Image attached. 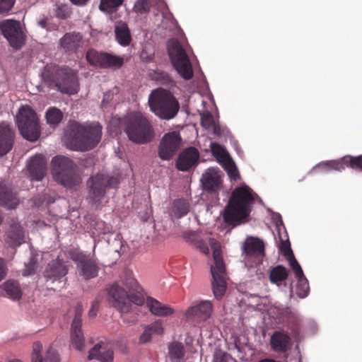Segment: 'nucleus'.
Returning a JSON list of instances; mask_svg holds the SVG:
<instances>
[{"label":"nucleus","instance_id":"f257e3e1","mask_svg":"<svg viewBox=\"0 0 362 362\" xmlns=\"http://www.w3.org/2000/svg\"><path fill=\"white\" fill-rule=\"evenodd\" d=\"M123 285L125 288L115 283L108 291L110 303L122 314L130 313L132 303L141 305L145 302L141 289L131 274H126Z\"/></svg>","mask_w":362,"mask_h":362},{"label":"nucleus","instance_id":"f03ea898","mask_svg":"<svg viewBox=\"0 0 362 362\" xmlns=\"http://www.w3.org/2000/svg\"><path fill=\"white\" fill-rule=\"evenodd\" d=\"M254 202L255 197L251 188L245 185L236 187L224 209V222L233 226L241 224L250 216Z\"/></svg>","mask_w":362,"mask_h":362},{"label":"nucleus","instance_id":"7ed1b4c3","mask_svg":"<svg viewBox=\"0 0 362 362\" xmlns=\"http://www.w3.org/2000/svg\"><path fill=\"white\" fill-rule=\"evenodd\" d=\"M69 129L66 143L67 147L74 151L91 150L101 139L102 127L98 123L82 124L74 122L71 124Z\"/></svg>","mask_w":362,"mask_h":362},{"label":"nucleus","instance_id":"20e7f679","mask_svg":"<svg viewBox=\"0 0 362 362\" xmlns=\"http://www.w3.org/2000/svg\"><path fill=\"white\" fill-rule=\"evenodd\" d=\"M42 78L49 88L63 94L74 95L79 90L77 72L68 66L57 67L52 71L46 69Z\"/></svg>","mask_w":362,"mask_h":362},{"label":"nucleus","instance_id":"39448f33","mask_svg":"<svg viewBox=\"0 0 362 362\" xmlns=\"http://www.w3.org/2000/svg\"><path fill=\"white\" fill-rule=\"evenodd\" d=\"M124 131L130 141L138 144L151 142L154 138L153 128L148 119L141 112H131L122 121Z\"/></svg>","mask_w":362,"mask_h":362},{"label":"nucleus","instance_id":"423d86ee","mask_svg":"<svg viewBox=\"0 0 362 362\" xmlns=\"http://www.w3.org/2000/svg\"><path fill=\"white\" fill-rule=\"evenodd\" d=\"M151 110L159 118L169 120L174 118L180 110V103L169 90L163 88L153 90L148 98Z\"/></svg>","mask_w":362,"mask_h":362},{"label":"nucleus","instance_id":"0eeeda50","mask_svg":"<svg viewBox=\"0 0 362 362\" xmlns=\"http://www.w3.org/2000/svg\"><path fill=\"white\" fill-rule=\"evenodd\" d=\"M51 172L54 180L65 187L71 188L81 182L77 165L66 156H56L52 159Z\"/></svg>","mask_w":362,"mask_h":362},{"label":"nucleus","instance_id":"6e6552de","mask_svg":"<svg viewBox=\"0 0 362 362\" xmlns=\"http://www.w3.org/2000/svg\"><path fill=\"white\" fill-rule=\"evenodd\" d=\"M210 246L213 250L214 260V265L211 267L212 290L214 297L219 300L225 295L227 288L226 265L221 256L220 243L211 239Z\"/></svg>","mask_w":362,"mask_h":362},{"label":"nucleus","instance_id":"1a4fd4ad","mask_svg":"<svg viewBox=\"0 0 362 362\" xmlns=\"http://www.w3.org/2000/svg\"><path fill=\"white\" fill-rule=\"evenodd\" d=\"M119 180L117 177L98 173L87 180L88 200L92 205L98 207L104 199L106 190L117 187Z\"/></svg>","mask_w":362,"mask_h":362},{"label":"nucleus","instance_id":"9d476101","mask_svg":"<svg viewBox=\"0 0 362 362\" xmlns=\"http://www.w3.org/2000/svg\"><path fill=\"white\" fill-rule=\"evenodd\" d=\"M168 54L177 73L185 80L193 77L192 66L188 55L177 40H170L168 45Z\"/></svg>","mask_w":362,"mask_h":362},{"label":"nucleus","instance_id":"9b49d317","mask_svg":"<svg viewBox=\"0 0 362 362\" xmlns=\"http://www.w3.org/2000/svg\"><path fill=\"white\" fill-rule=\"evenodd\" d=\"M16 119L20 132L25 139L30 141L38 139L40 136L39 119L33 109L28 106L22 107Z\"/></svg>","mask_w":362,"mask_h":362},{"label":"nucleus","instance_id":"f8f14e48","mask_svg":"<svg viewBox=\"0 0 362 362\" xmlns=\"http://www.w3.org/2000/svg\"><path fill=\"white\" fill-rule=\"evenodd\" d=\"M68 255L76 264L78 274L84 279H93L98 275L100 267L97 259L77 249L69 250Z\"/></svg>","mask_w":362,"mask_h":362},{"label":"nucleus","instance_id":"ddd939ff","mask_svg":"<svg viewBox=\"0 0 362 362\" xmlns=\"http://www.w3.org/2000/svg\"><path fill=\"white\" fill-rule=\"evenodd\" d=\"M0 32L16 50L25 44L27 37L20 21L8 19L0 22Z\"/></svg>","mask_w":362,"mask_h":362},{"label":"nucleus","instance_id":"4468645a","mask_svg":"<svg viewBox=\"0 0 362 362\" xmlns=\"http://www.w3.org/2000/svg\"><path fill=\"white\" fill-rule=\"evenodd\" d=\"M88 62L94 66L101 69H119L124 62L123 57L116 56L107 52H99L95 49H90L86 52Z\"/></svg>","mask_w":362,"mask_h":362},{"label":"nucleus","instance_id":"2eb2a0df","mask_svg":"<svg viewBox=\"0 0 362 362\" xmlns=\"http://www.w3.org/2000/svg\"><path fill=\"white\" fill-rule=\"evenodd\" d=\"M182 138L177 132L165 134L158 149V157L163 160H170L180 148Z\"/></svg>","mask_w":362,"mask_h":362},{"label":"nucleus","instance_id":"dca6fc26","mask_svg":"<svg viewBox=\"0 0 362 362\" xmlns=\"http://www.w3.org/2000/svg\"><path fill=\"white\" fill-rule=\"evenodd\" d=\"M83 308L81 303H78L75 307V315L71 326V342L72 346L78 351L83 350L85 339L81 329L82 314Z\"/></svg>","mask_w":362,"mask_h":362},{"label":"nucleus","instance_id":"f3484780","mask_svg":"<svg viewBox=\"0 0 362 362\" xmlns=\"http://www.w3.org/2000/svg\"><path fill=\"white\" fill-rule=\"evenodd\" d=\"M27 170L31 180L41 181L47 173V160L42 154H36L28 161Z\"/></svg>","mask_w":362,"mask_h":362},{"label":"nucleus","instance_id":"a211bd4d","mask_svg":"<svg viewBox=\"0 0 362 362\" xmlns=\"http://www.w3.org/2000/svg\"><path fill=\"white\" fill-rule=\"evenodd\" d=\"M68 266L64 262L59 259L52 260L45 267L43 272L44 277L47 281L54 283L55 281H62V279L68 273Z\"/></svg>","mask_w":362,"mask_h":362},{"label":"nucleus","instance_id":"6ab92c4d","mask_svg":"<svg viewBox=\"0 0 362 362\" xmlns=\"http://www.w3.org/2000/svg\"><path fill=\"white\" fill-rule=\"evenodd\" d=\"M213 310V305L209 300H202L198 305L189 308L185 316L187 319L203 322L209 319Z\"/></svg>","mask_w":362,"mask_h":362},{"label":"nucleus","instance_id":"aec40b11","mask_svg":"<svg viewBox=\"0 0 362 362\" xmlns=\"http://www.w3.org/2000/svg\"><path fill=\"white\" fill-rule=\"evenodd\" d=\"M272 349L277 353H286L292 346V340L287 332L275 331L270 338Z\"/></svg>","mask_w":362,"mask_h":362},{"label":"nucleus","instance_id":"412c9836","mask_svg":"<svg viewBox=\"0 0 362 362\" xmlns=\"http://www.w3.org/2000/svg\"><path fill=\"white\" fill-rule=\"evenodd\" d=\"M199 158L198 150L194 147H189L179 155L176 168L180 171H187L197 163Z\"/></svg>","mask_w":362,"mask_h":362},{"label":"nucleus","instance_id":"4be33fe9","mask_svg":"<svg viewBox=\"0 0 362 362\" xmlns=\"http://www.w3.org/2000/svg\"><path fill=\"white\" fill-rule=\"evenodd\" d=\"M83 36L80 33H66L60 40V47L69 54L76 53L82 47Z\"/></svg>","mask_w":362,"mask_h":362},{"label":"nucleus","instance_id":"5701e85b","mask_svg":"<svg viewBox=\"0 0 362 362\" xmlns=\"http://www.w3.org/2000/svg\"><path fill=\"white\" fill-rule=\"evenodd\" d=\"M15 132L4 122L0 124V157L7 154L13 148Z\"/></svg>","mask_w":362,"mask_h":362},{"label":"nucleus","instance_id":"b1692460","mask_svg":"<svg viewBox=\"0 0 362 362\" xmlns=\"http://www.w3.org/2000/svg\"><path fill=\"white\" fill-rule=\"evenodd\" d=\"M88 358L89 360L96 358L100 362H112L113 351L108 344L100 342L89 351Z\"/></svg>","mask_w":362,"mask_h":362},{"label":"nucleus","instance_id":"393cba45","mask_svg":"<svg viewBox=\"0 0 362 362\" xmlns=\"http://www.w3.org/2000/svg\"><path fill=\"white\" fill-rule=\"evenodd\" d=\"M203 189L209 192H216L221 187V177L215 170H209L202 176Z\"/></svg>","mask_w":362,"mask_h":362},{"label":"nucleus","instance_id":"a878e982","mask_svg":"<svg viewBox=\"0 0 362 362\" xmlns=\"http://www.w3.org/2000/svg\"><path fill=\"white\" fill-rule=\"evenodd\" d=\"M42 350V344L37 341L33 345L32 362H60L59 355L52 349H49L45 358L41 354Z\"/></svg>","mask_w":362,"mask_h":362},{"label":"nucleus","instance_id":"bb28decb","mask_svg":"<svg viewBox=\"0 0 362 362\" xmlns=\"http://www.w3.org/2000/svg\"><path fill=\"white\" fill-rule=\"evenodd\" d=\"M19 204V201L10 187L0 182V206L8 209H14Z\"/></svg>","mask_w":362,"mask_h":362},{"label":"nucleus","instance_id":"cd10ccee","mask_svg":"<svg viewBox=\"0 0 362 362\" xmlns=\"http://www.w3.org/2000/svg\"><path fill=\"white\" fill-rule=\"evenodd\" d=\"M115 38L118 43L124 47L130 45L132 41L131 32L127 23L119 21L115 27Z\"/></svg>","mask_w":362,"mask_h":362},{"label":"nucleus","instance_id":"c85d7f7f","mask_svg":"<svg viewBox=\"0 0 362 362\" xmlns=\"http://www.w3.org/2000/svg\"><path fill=\"white\" fill-rule=\"evenodd\" d=\"M24 232L19 223L13 222L6 232V241L11 246H18L23 242Z\"/></svg>","mask_w":362,"mask_h":362},{"label":"nucleus","instance_id":"c756f323","mask_svg":"<svg viewBox=\"0 0 362 362\" xmlns=\"http://www.w3.org/2000/svg\"><path fill=\"white\" fill-rule=\"evenodd\" d=\"M348 158L349 155L344 156L339 160L321 162L315 167V169H317L324 172H328L330 170L341 171L346 167L349 168V159H347Z\"/></svg>","mask_w":362,"mask_h":362},{"label":"nucleus","instance_id":"7c9ffc66","mask_svg":"<svg viewBox=\"0 0 362 362\" xmlns=\"http://www.w3.org/2000/svg\"><path fill=\"white\" fill-rule=\"evenodd\" d=\"M163 333V327L160 320H156L146 326L139 338V343L144 344L149 342L153 334L160 335Z\"/></svg>","mask_w":362,"mask_h":362},{"label":"nucleus","instance_id":"2f4dec72","mask_svg":"<svg viewBox=\"0 0 362 362\" xmlns=\"http://www.w3.org/2000/svg\"><path fill=\"white\" fill-rule=\"evenodd\" d=\"M146 305L154 315L168 316L174 313V310L172 308L163 305L160 302L152 297L147 298Z\"/></svg>","mask_w":362,"mask_h":362},{"label":"nucleus","instance_id":"473e14b6","mask_svg":"<svg viewBox=\"0 0 362 362\" xmlns=\"http://www.w3.org/2000/svg\"><path fill=\"white\" fill-rule=\"evenodd\" d=\"M244 252L248 256L262 257L264 255V243L257 238L248 240L244 246Z\"/></svg>","mask_w":362,"mask_h":362},{"label":"nucleus","instance_id":"72a5a7b5","mask_svg":"<svg viewBox=\"0 0 362 362\" xmlns=\"http://www.w3.org/2000/svg\"><path fill=\"white\" fill-rule=\"evenodd\" d=\"M168 355L171 362H182L185 351L184 346L178 341H173L168 346Z\"/></svg>","mask_w":362,"mask_h":362},{"label":"nucleus","instance_id":"f704fd0d","mask_svg":"<svg viewBox=\"0 0 362 362\" xmlns=\"http://www.w3.org/2000/svg\"><path fill=\"white\" fill-rule=\"evenodd\" d=\"M288 276V269L282 266L277 265L272 267L269 271V280L271 283L279 285Z\"/></svg>","mask_w":362,"mask_h":362},{"label":"nucleus","instance_id":"c9c22d12","mask_svg":"<svg viewBox=\"0 0 362 362\" xmlns=\"http://www.w3.org/2000/svg\"><path fill=\"white\" fill-rule=\"evenodd\" d=\"M3 288L6 295L13 300H18L22 296V291L17 281H7L4 284Z\"/></svg>","mask_w":362,"mask_h":362},{"label":"nucleus","instance_id":"e433bc0d","mask_svg":"<svg viewBox=\"0 0 362 362\" xmlns=\"http://www.w3.org/2000/svg\"><path fill=\"white\" fill-rule=\"evenodd\" d=\"M189 211V204L184 199H178L174 201L173 205V213L174 216L180 218L188 214Z\"/></svg>","mask_w":362,"mask_h":362},{"label":"nucleus","instance_id":"4c0bfd02","mask_svg":"<svg viewBox=\"0 0 362 362\" xmlns=\"http://www.w3.org/2000/svg\"><path fill=\"white\" fill-rule=\"evenodd\" d=\"M210 148L213 156L216 158L218 162L223 163L230 160L228 152L220 144L212 142L210 144Z\"/></svg>","mask_w":362,"mask_h":362},{"label":"nucleus","instance_id":"58836bf2","mask_svg":"<svg viewBox=\"0 0 362 362\" xmlns=\"http://www.w3.org/2000/svg\"><path fill=\"white\" fill-rule=\"evenodd\" d=\"M124 0H100L99 9L101 11L112 13L123 4Z\"/></svg>","mask_w":362,"mask_h":362},{"label":"nucleus","instance_id":"ea45409f","mask_svg":"<svg viewBox=\"0 0 362 362\" xmlns=\"http://www.w3.org/2000/svg\"><path fill=\"white\" fill-rule=\"evenodd\" d=\"M296 277L297 279L296 294L300 298H305L308 295L310 291L308 281L304 274Z\"/></svg>","mask_w":362,"mask_h":362},{"label":"nucleus","instance_id":"a19ab883","mask_svg":"<svg viewBox=\"0 0 362 362\" xmlns=\"http://www.w3.org/2000/svg\"><path fill=\"white\" fill-rule=\"evenodd\" d=\"M62 117L63 114L61 110L55 107L49 108L46 113L47 123L53 127L57 126L62 121Z\"/></svg>","mask_w":362,"mask_h":362},{"label":"nucleus","instance_id":"79ce46f5","mask_svg":"<svg viewBox=\"0 0 362 362\" xmlns=\"http://www.w3.org/2000/svg\"><path fill=\"white\" fill-rule=\"evenodd\" d=\"M153 78L155 81L165 85L170 84L173 82V80L170 74L162 70L155 71L153 74Z\"/></svg>","mask_w":362,"mask_h":362},{"label":"nucleus","instance_id":"37998d69","mask_svg":"<svg viewBox=\"0 0 362 362\" xmlns=\"http://www.w3.org/2000/svg\"><path fill=\"white\" fill-rule=\"evenodd\" d=\"M201 124L205 129H210L211 127H214V132L217 133V127L214 124V117L210 112H207L202 114Z\"/></svg>","mask_w":362,"mask_h":362},{"label":"nucleus","instance_id":"c03bdc74","mask_svg":"<svg viewBox=\"0 0 362 362\" xmlns=\"http://www.w3.org/2000/svg\"><path fill=\"white\" fill-rule=\"evenodd\" d=\"M38 268L37 259L35 257H30L28 262L25 264V268L23 270L24 276H29L34 274Z\"/></svg>","mask_w":362,"mask_h":362},{"label":"nucleus","instance_id":"a18cd8bd","mask_svg":"<svg viewBox=\"0 0 362 362\" xmlns=\"http://www.w3.org/2000/svg\"><path fill=\"white\" fill-rule=\"evenodd\" d=\"M286 259L288 261L289 265L291 268L293 269V272L295 273L296 276H300L304 274L303 269L299 263L298 262L297 259H296L294 255H292L286 257Z\"/></svg>","mask_w":362,"mask_h":362},{"label":"nucleus","instance_id":"49530a36","mask_svg":"<svg viewBox=\"0 0 362 362\" xmlns=\"http://www.w3.org/2000/svg\"><path fill=\"white\" fill-rule=\"evenodd\" d=\"M349 168L362 171V155L352 156L349 155Z\"/></svg>","mask_w":362,"mask_h":362},{"label":"nucleus","instance_id":"de8ad7c7","mask_svg":"<svg viewBox=\"0 0 362 362\" xmlns=\"http://www.w3.org/2000/svg\"><path fill=\"white\" fill-rule=\"evenodd\" d=\"M71 11L66 5H61L57 7L55 11L57 18L65 20L70 16Z\"/></svg>","mask_w":362,"mask_h":362},{"label":"nucleus","instance_id":"09e8293b","mask_svg":"<svg viewBox=\"0 0 362 362\" xmlns=\"http://www.w3.org/2000/svg\"><path fill=\"white\" fill-rule=\"evenodd\" d=\"M149 6L146 0H137L134 11L139 13H144L148 11Z\"/></svg>","mask_w":362,"mask_h":362},{"label":"nucleus","instance_id":"8fccbe9b","mask_svg":"<svg viewBox=\"0 0 362 362\" xmlns=\"http://www.w3.org/2000/svg\"><path fill=\"white\" fill-rule=\"evenodd\" d=\"M14 3L15 0H0V14L8 12Z\"/></svg>","mask_w":362,"mask_h":362},{"label":"nucleus","instance_id":"3c124183","mask_svg":"<svg viewBox=\"0 0 362 362\" xmlns=\"http://www.w3.org/2000/svg\"><path fill=\"white\" fill-rule=\"evenodd\" d=\"M280 250H281L286 258L293 255L292 250L291 248L290 243L288 240L281 241Z\"/></svg>","mask_w":362,"mask_h":362},{"label":"nucleus","instance_id":"603ef678","mask_svg":"<svg viewBox=\"0 0 362 362\" xmlns=\"http://www.w3.org/2000/svg\"><path fill=\"white\" fill-rule=\"evenodd\" d=\"M213 362H228L226 354L221 350H216L214 354Z\"/></svg>","mask_w":362,"mask_h":362},{"label":"nucleus","instance_id":"864d4df0","mask_svg":"<svg viewBox=\"0 0 362 362\" xmlns=\"http://www.w3.org/2000/svg\"><path fill=\"white\" fill-rule=\"evenodd\" d=\"M37 25L47 31L51 30L52 29L51 24L49 23V18L47 17L43 18L38 21Z\"/></svg>","mask_w":362,"mask_h":362},{"label":"nucleus","instance_id":"5fc2aeb1","mask_svg":"<svg viewBox=\"0 0 362 362\" xmlns=\"http://www.w3.org/2000/svg\"><path fill=\"white\" fill-rule=\"evenodd\" d=\"M98 309H99V301L95 300L92 303L91 308L88 311L89 317H95Z\"/></svg>","mask_w":362,"mask_h":362},{"label":"nucleus","instance_id":"6e6d98bb","mask_svg":"<svg viewBox=\"0 0 362 362\" xmlns=\"http://www.w3.org/2000/svg\"><path fill=\"white\" fill-rule=\"evenodd\" d=\"M6 268L4 260L0 258V281L6 276Z\"/></svg>","mask_w":362,"mask_h":362},{"label":"nucleus","instance_id":"4d7b16f0","mask_svg":"<svg viewBox=\"0 0 362 362\" xmlns=\"http://www.w3.org/2000/svg\"><path fill=\"white\" fill-rule=\"evenodd\" d=\"M198 247L200 250V251L204 254L208 255L209 253V248L208 247V245L205 242H199Z\"/></svg>","mask_w":362,"mask_h":362},{"label":"nucleus","instance_id":"13d9d810","mask_svg":"<svg viewBox=\"0 0 362 362\" xmlns=\"http://www.w3.org/2000/svg\"><path fill=\"white\" fill-rule=\"evenodd\" d=\"M228 173L230 177L233 180H236L238 177V172L235 167H231L228 168Z\"/></svg>","mask_w":362,"mask_h":362},{"label":"nucleus","instance_id":"bf43d9fd","mask_svg":"<svg viewBox=\"0 0 362 362\" xmlns=\"http://www.w3.org/2000/svg\"><path fill=\"white\" fill-rule=\"evenodd\" d=\"M89 0H70V1L76 6H84L86 5Z\"/></svg>","mask_w":362,"mask_h":362},{"label":"nucleus","instance_id":"052dcab7","mask_svg":"<svg viewBox=\"0 0 362 362\" xmlns=\"http://www.w3.org/2000/svg\"><path fill=\"white\" fill-rule=\"evenodd\" d=\"M99 224L104 225V231L103 233L105 234L110 231V227L107 226L105 222L101 221L99 223Z\"/></svg>","mask_w":362,"mask_h":362},{"label":"nucleus","instance_id":"680f3d73","mask_svg":"<svg viewBox=\"0 0 362 362\" xmlns=\"http://www.w3.org/2000/svg\"><path fill=\"white\" fill-rule=\"evenodd\" d=\"M279 222L281 225H283V221L281 219V217H279Z\"/></svg>","mask_w":362,"mask_h":362}]
</instances>
